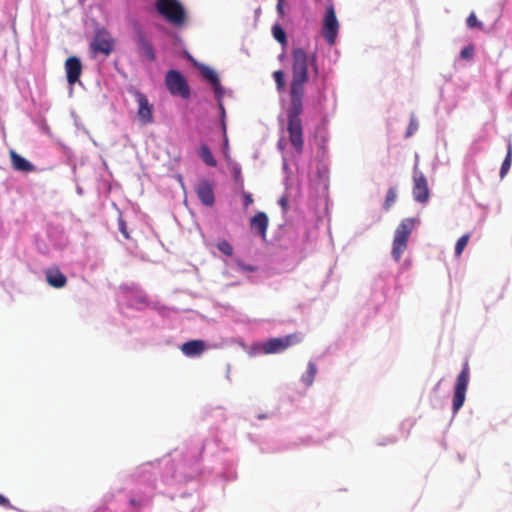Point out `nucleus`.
<instances>
[{"instance_id": "nucleus-1", "label": "nucleus", "mask_w": 512, "mask_h": 512, "mask_svg": "<svg viewBox=\"0 0 512 512\" xmlns=\"http://www.w3.org/2000/svg\"><path fill=\"white\" fill-rule=\"evenodd\" d=\"M291 55L292 79L289 88L290 106L287 110V131L291 145L297 152H302L304 140L301 114L304 109L305 84L309 80L308 67L310 65L316 74L319 67L315 53L308 55L303 48H294Z\"/></svg>"}, {"instance_id": "nucleus-2", "label": "nucleus", "mask_w": 512, "mask_h": 512, "mask_svg": "<svg viewBox=\"0 0 512 512\" xmlns=\"http://www.w3.org/2000/svg\"><path fill=\"white\" fill-rule=\"evenodd\" d=\"M470 382V367L469 357L465 356L462 363L460 372L458 373L456 380L453 385L452 395V412L453 416L450 418V424L453 421L454 416L463 407L466 400V393Z\"/></svg>"}, {"instance_id": "nucleus-3", "label": "nucleus", "mask_w": 512, "mask_h": 512, "mask_svg": "<svg viewBox=\"0 0 512 512\" xmlns=\"http://www.w3.org/2000/svg\"><path fill=\"white\" fill-rule=\"evenodd\" d=\"M415 224V218H405L396 228L391 251L392 257L395 261H399L402 257V254L407 249L408 240L410 234L415 228Z\"/></svg>"}, {"instance_id": "nucleus-4", "label": "nucleus", "mask_w": 512, "mask_h": 512, "mask_svg": "<svg viewBox=\"0 0 512 512\" xmlns=\"http://www.w3.org/2000/svg\"><path fill=\"white\" fill-rule=\"evenodd\" d=\"M156 9L168 22L181 26L186 19V13L178 0H156Z\"/></svg>"}, {"instance_id": "nucleus-5", "label": "nucleus", "mask_w": 512, "mask_h": 512, "mask_svg": "<svg viewBox=\"0 0 512 512\" xmlns=\"http://www.w3.org/2000/svg\"><path fill=\"white\" fill-rule=\"evenodd\" d=\"M302 341L299 334L293 333L284 337L270 338L260 346V351L266 355L277 354L285 351L290 346L296 345Z\"/></svg>"}, {"instance_id": "nucleus-6", "label": "nucleus", "mask_w": 512, "mask_h": 512, "mask_svg": "<svg viewBox=\"0 0 512 512\" xmlns=\"http://www.w3.org/2000/svg\"><path fill=\"white\" fill-rule=\"evenodd\" d=\"M165 85L173 96H180L184 99L190 97V88L185 77L177 70H169L165 75Z\"/></svg>"}, {"instance_id": "nucleus-7", "label": "nucleus", "mask_w": 512, "mask_h": 512, "mask_svg": "<svg viewBox=\"0 0 512 512\" xmlns=\"http://www.w3.org/2000/svg\"><path fill=\"white\" fill-rule=\"evenodd\" d=\"M115 40L105 29L100 28L95 31V35L90 43V50L94 55L103 54L108 56L114 50Z\"/></svg>"}, {"instance_id": "nucleus-8", "label": "nucleus", "mask_w": 512, "mask_h": 512, "mask_svg": "<svg viewBox=\"0 0 512 512\" xmlns=\"http://www.w3.org/2000/svg\"><path fill=\"white\" fill-rule=\"evenodd\" d=\"M339 31V22L337 20L334 7L327 8L324 19L322 35L329 45H334Z\"/></svg>"}, {"instance_id": "nucleus-9", "label": "nucleus", "mask_w": 512, "mask_h": 512, "mask_svg": "<svg viewBox=\"0 0 512 512\" xmlns=\"http://www.w3.org/2000/svg\"><path fill=\"white\" fill-rule=\"evenodd\" d=\"M474 176L479 183H482V179L477 170L476 160L473 151H469L463 161V186L465 192L470 196H473L470 185V177Z\"/></svg>"}, {"instance_id": "nucleus-10", "label": "nucleus", "mask_w": 512, "mask_h": 512, "mask_svg": "<svg viewBox=\"0 0 512 512\" xmlns=\"http://www.w3.org/2000/svg\"><path fill=\"white\" fill-rule=\"evenodd\" d=\"M413 197L419 203H425L429 198L427 180L417 165L413 170Z\"/></svg>"}, {"instance_id": "nucleus-11", "label": "nucleus", "mask_w": 512, "mask_h": 512, "mask_svg": "<svg viewBox=\"0 0 512 512\" xmlns=\"http://www.w3.org/2000/svg\"><path fill=\"white\" fill-rule=\"evenodd\" d=\"M135 99L138 103L137 116L139 121L146 125L153 122V105L149 102L147 96L140 92H134Z\"/></svg>"}, {"instance_id": "nucleus-12", "label": "nucleus", "mask_w": 512, "mask_h": 512, "mask_svg": "<svg viewBox=\"0 0 512 512\" xmlns=\"http://www.w3.org/2000/svg\"><path fill=\"white\" fill-rule=\"evenodd\" d=\"M195 192L197 197L199 198L200 202L208 207H211L215 203V195H214V188L213 184L207 180L203 179L200 180L196 187Z\"/></svg>"}, {"instance_id": "nucleus-13", "label": "nucleus", "mask_w": 512, "mask_h": 512, "mask_svg": "<svg viewBox=\"0 0 512 512\" xmlns=\"http://www.w3.org/2000/svg\"><path fill=\"white\" fill-rule=\"evenodd\" d=\"M136 43L138 52L141 56L145 57L148 61L153 62L156 59L155 49L151 42L147 39L143 31L138 30L136 36Z\"/></svg>"}, {"instance_id": "nucleus-14", "label": "nucleus", "mask_w": 512, "mask_h": 512, "mask_svg": "<svg viewBox=\"0 0 512 512\" xmlns=\"http://www.w3.org/2000/svg\"><path fill=\"white\" fill-rule=\"evenodd\" d=\"M65 70L67 81L70 85H73L76 82H78L80 75L82 73V64L80 59L75 56L69 57L65 61Z\"/></svg>"}, {"instance_id": "nucleus-15", "label": "nucleus", "mask_w": 512, "mask_h": 512, "mask_svg": "<svg viewBox=\"0 0 512 512\" xmlns=\"http://www.w3.org/2000/svg\"><path fill=\"white\" fill-rule=\"evenodd\" d=\"M475 56L476 46L473 42H469L461 48L458 56L454 60V66L460 67L465 66V64H472L475 60Z\"/></svg>"}, {"instance_id": "nucleus-16", "label": "nucleus", "mask_w": 512, "mask_h": 512, "mask_svg": "<svg viewBox=\"0 0 512 512\" xmlns=\"http://www.w3.org/2000/svg\"><path fill=\"white\" fill-rule=\"evenodd\" d=\"M268 225H269V218H268L267 214L264 212H257L250 219L251 228L255 229L263 239L266 238Z\"/></svg>"}, {"instance_id": "nucleus-17", "label": "nucleus", "mask_w": 512, "mask_h": 512, "mask_svg": "<svg viewBox=\"0 0 512 512\" xmlns=\"http://www.w3.org/2000/svg\"><path fill=\"white\" fill-rule=\"evenodd\" d=\"M45 277L47 283L54 288H62L67 283L66 276L58 268L47 269Z\"/></svg>"}, {"instance_id": "nucleus-18", "label": "nucleus", "mask_w": 512, "mask_h": 512, "mask_svg": "<svg viewBox=\"0 0 512 512\" xmlns=\"http://www.w3.org/2000/svg\"><path fill=\"white\" fill-rule=\"evenodd\" d=\"M205 350V343L202 340H191L181 346V351L188 357L199 356Z\"/></svg>"}, {"instance_id": "nucleus-19", "label": "nucleus", "mask_w": 512, "mask_h": 512, "mask_svg": "<svg viewBox=\"0 0 512 512\" xmlns=\"http://www.w3.org/2000/svg\"><path fill=\"white\" fill-rule=\"evenodd\" d=\"M10 159L13 168L17 171L32 172L35 169L33 164L13 150L10 151Z\"/></svg>"}, {"instance_id": "nucleus-20", "label": "nucleus", "mask_w": 512, "mask_h": 512, "mask_svg": "<svg viewBox=\"0 0 512 512\" xmlns=\"http://www.w3.org/2000/svg\"><path fill=\"white\" fill-rule=\"evenodd\" d=\"M512 165V144L508 142L505 157L501 163L499 176L503 179L509 172Z\"/></svg>"}, {"instance_id": "nucleus-21", "label": "nucleus", "mask_w": 512, "mask_h": 512, "mask_svg": "<svg viewBox=\"0 0 512 512\" xmlns=\"http://www.w3.org/2000/svg\"><path fill=\"white\" fill-rule=\"evenodd\" d=\"M465 24L468 30L470 31H484L485 25L484 23L478 19L476 13L474 11L470 12L465 20Z\"/></svg>"}, {"instance_id": "nucleus-22", "label": "nucleus", "mask_w": 512, "mask_h": 512, "mask_svg": "<svg viewBox=\"0 0 512 512\" xmlns=\"http://www.w3.org/2000/svg\"><path fill=\"white\" fill-rule=\"evenodd\" d=\"M198 155L207 166L215 167L217 165L216 159L206 144L200 146Z\"/></svg>"}, {"instance_id": "nucleus-23", "label": "nucleus", "mask_w": 512, "mask_h": 512, "mask_svg": "<svg viewBox=\"0 0 512 512\" xmlns=\"http://www.w3.org/2000/svg\"><path fill=\"white\" fill-rule=\"evenodd\" d=\"M471 236H472V232H467L458 238V240L456 241L455 246H454V257L455 258H460L463 251L467 247V245L471 239Z\"/></svg>"}, {"instance_id": "nucleus-24", "label": "nucleus", "mask_w": 512, "mask_h": 512, "mask_svg": "<svg viewBox=\"0 0 512 512\" xmlns=\"http://www.w3.org/2000/svg\"><path fill=\"white\" fill-rule=\"evenodd\" d=\"M317 374V367L313 362H309L306 372L301 376L302 382L307 386H311Z\"/></svg>"}, {"instance_id": "nucleus-25", "label": "nucleus", "mask_w": 512, "mask_h": 512, "mask_svg": "<svg viewBox=\"0 0 512 512\" xmlns=\"http://www.w3.org/2000/svg\"><path fill=\"white\" fill-rule=\"evenodd\" d=\"M202 77L207 80L211 85L218 84L219 77L217 73L208 66H202L200 68Z\"/></svg>"}, {"instance_id": "nucleus-26", "label": "nucleus", "mask_w": 512, "mask_h": 512, "mask_svg": "<svg viewBox=\"0 0 512 512\" xmlns=\"http://www.w3.org/2000/svg\"><path fill=\"white\" fill-rule=\"evenodd\" d=\"M272 35L280 44L285 45L287 43L286 33L279 24H274L272 26Z\"/></svg>"}, {"instance_id": "nucleus-27", "label": "nucleus", "mask_w": 512, "mask_h": 512, "mask_svg": "<svg viewBox=\"0 0 512 512\" xmlns=\"http://www.w3.org/2000/svg\"><path fill=\"white\" fill-rule=\"evenodd\" d=\"M396 199H397L396 189L394 187L389 188L387 191V194H386L384 204H383L384 209L386 211H388L393 206Z\"/></svg>"}, {"instance_id": "nucleus-28", "label": "nucleus", "mask_w": 512, "mask_h": 512, "mask_svg": "<svg viewBox=\"0 0 512 512\" xmlns=\"http://www.w3.org/2000/svg\"><path fill=\"white\" fill-rule=\"evenodd\" d=\"M273 78L276 83V88L278 91H282L285 87V75L282 70H277L273 73Z\"/></svg>"}, {"instance_id": "nucleus-29", "label": "nucleus", "mask_w": 512, "mask_h": 512, "mask_svg": "<svg viewBox=\"0 0 512 512\" xmlns=\"http://www.w3.org/2000/svg\"><path fill=\"white\" fill-rule=\"evenodd\" d=\"M217 248L220 252L225 254L226 256H232L233 255V247L227 240H221L217 243Z\"/></svg>"}, {"instance_id": "nucleus-30", "label": "nucleus", "mask_w": 512, "mask_h": 512, "mask_svg": "<svg viewBox=\"0 0 512 512\" xmlns=\"http://www.w3.org/2000/svg\"><path fill=\"white\" fill-rule=\"evenodd\" d=\"M419 128V124H418V121L417 119L412 115L411 118H410V121H409V125L407 127V130H406V134H405V137L406 138H409L411 137L412 135H414L416 133V131L418 130Z\"/></svg>"}, {"instance_id": "nucleus-31", "label": "nucleus", "mask_w": 512, "mask_h": 512, "mask_svg": "<svg viewBox=\"0 0 512 512\" xmlns=\"http://www.w3.org/2000/svg\"><path fill=\"white\" fill-rule=\"evenodd\" d=\"M118 229L126 239L130 238L126 221L121 216L118 218Z\"/></svg>"}, {"instance_id": "nucleus-32", "label": "nucleus", "mask_w": 512, "mask_h": 512, "mask_svg": "<svg viewBox=\"0 0 512 512\" xmlns=\"http://www.w3.org/2000/svg\"><path fill=\"white\" fill-rule=\"evenodd\" d=\"M242 196H243V205L245 208H247L248 206H250L253 203L254 200L250 193L243 191Z\"/></svg>"}, {"instance_id": "nucleus-33", "label": "nucleus", "mask_w": 512, "mask_h": 512, "mask_svg": "<svg viewBox=\"0 0 512 512\" xmlns=\"http://www.w3.org/2000/svg\"><path fill=\"white\" fill-rule=\"evenodd\" d=\"M237 265L238 267L242 270V271H247V272H254L256 271V267L253 266V265H250V264H244L243 262L241 261H237Z\"/></svg>"}, {"instance_id": "nucleus-34", "label": "nucleus", "mask_w": 512, "mask_h": 512, "mask_svg": "<svg viewBox=\"0 0 512 512\" xmlns=\"http://www.w3.org/2000/svg\"><path fill=\"white\" fill-rule=\"evenodd\" d=\"M0 506L4 508L11 509L13 508L12 504L10 503L9 499L0 494Z\"/></svg>"}, {"instance_id": "nucleus-35", "label": "nucleus", "mask_w": 512, "mask_h": 512, "mask_svg": "<svg viewBox=\"0 0 512 512\" xmlns=\"http://www.w3.org/2000/svg\"><path fill=\"white\" fill-rule=\"evenodd\" d=\"M212 86L214 88V92H215L216 96L218 98H221L223 96L224 91L220 84V80L218 81V84H213Z\"/></svg>"}, {"instance_id": "nucleus-36", "label": "nucleus", "mask_w": 512, "mask_h": 512, "mask_svg": "<svg viewBox=\"0 0 512 512\" xmlns=\"http://www.w3.org/2000/svg\"><path fill=\"white\" fill-rule=\"evenodd\" d=\"M489 206H485V211L481 214L480 218L478 219V224L482 225L488 216Z\"/></svg>"}, {"instance_id": "nucleus-37", "label": "nucleus", "mask_w": 512, "mask_h": 512, "mask_svg": "<svg viewBox=\"0 0 512 512\" xmlns=\"http://www.w3.org/2000/svg\"><path fill=\"white\" fill-rule=\"evenodd\" d=\"M279 204L284 208L286 209L287 208V205H288V201L285 197H281L280 200H279Z\"/></svg>"}, {"instance_id": "nucleus-38", "label": "nucleus", "mask_w": 512, "mask_h": 512, "mask_svg": "<svg viewBox=\"0 0 512 512\" xmlns=\"http://www.w3.org/2000/svg\"><path fill=\"white\" fill-rule=\"evenodd\" d=\"M276 8H277V12H278L280 15H283V13H284V10H283V3H280V2H279V3H277Z\"/></svg>"}, {"instance_id": "nucleus-39", "label": "nucleus", "mask_w": 512, "mask_h": 512, "mask_svg": "<svg viewBox=\"0 0 512 512\" xmlns=\"http://www.w3.org/2000/svg\"><path fill=\"white\" fill-rule=\"evenodd\" d=\"M474 203L478 208H481L483 211H485V206H488L487 204L477 202L476 200H474Z\"/></svg>"}, {"instance_id": "nucleus-40", "label": "nucleus", "mask_w": 512, "mask_h": 512, "mask_svg": "<svg viewBox=\"0 0 512 512\" xmlns=\"http://www.w3.org/2000/svg\"><path fill=\"white\" fill-rule=\"evenodd\" d=\"M457 458H458L459 462L462 463L465 459V455L462 453H458Z\"/></svg>"}, {"instance_id": "nucleus-41", "label": "nucleus", "mask_w": 512, "mask_h": 512, "mask_svg": "<svg viewBox=\"0 0 512 512\" xmlns=\"http://www.w3.org/2000/svg\"><path fill=\"white\" fill-rule=\"evenodd\" d=\"M130 504L133 505V506H139L140 505L139 502L137 500H135V499H131L130 500Z\"/></svg>"}, {"instance_id": "nucleus-42", "label": "nucleus", "mask_w": 512, "mask_h": 512, "mask_svg": "<svg viewBox=\"0 0 512 512\" xmlns=\"http://www.w3.org/2000/svg\"><path fill=\"white\" fill-rule=\"evenodd\" d=\"M266 416L265 415H259L258 418L259 419H264Z\"/></svg>"}, {"instance_id": "nucleus-43", "label": "nucleus", "mask_w": 512, "mask_h": 512, "mask_svg": "<svg viewBox=\"0 0 512 512\" xmlns=\"http://www.w3.org/2000/svg\"><path fill=\"white\" fill-rule=\"evenodd\" d=\"M220 107H221L222 113L224 114L225 113L224 107L222 105Z\"/></svg>"}, {"instance_id": "nucleus-44", "label": "nucleus", "mask_w": 512, "mask_h": 512, "mask_svg": "<svg viewBox=\"0 0 512 512\" xmlns=\"http://www.w3.org/2000/svg\"><path fill=\"white\" fill-rule=\"evenodd\" d=\"M284 3V0H277V3Z\"/></svg>"}]
</instances>
